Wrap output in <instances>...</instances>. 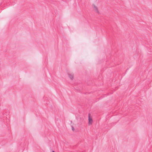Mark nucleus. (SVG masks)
I'll list each match as a JSON object with an SVG mask.
<instances>
[{
    "label": "nucleus",
    "mask_w": 152,
    "mask_h": 152,
    "mask_svg": "<svg viewBox=\"0 0 152 152\" xmlns=\"http://www.w3.org/2000/svg\"><path fill=\"white\" fill-rule=\"evenodd\" d=\"M93 7L94 10V11L96 12L97 13H99V11L98 10V8L96 6H95L94 5H93Z\"/></svg>",
    "instance_id": "1"
},
{
    "label": "nucleus",
    "mask_w": 152,
    "mask_h": 152,
    "mask_svg": "<svg viewBox=\"0 0 152 152\" xmlns=\"http://www.w3.org/2000/svg\"><path fill=\"white\" fill-rule=\"evenodd\" d=\"M68 75L69 78L71 80H72L73 78V75L71 74H68Z\"/></svg>",
    "instance_id": "2"
},
{
    "label": "nucleus",
    "mask_w": 152,
    "mask_h": 152,
    "mask_svg": "<svg viewBox=\"0 0 152 152\" xmlns=\"http://www.w3.org/2000/svg\"><path fill=\"white\" fill-rule=\"evenodd\" d=\"M89 124H91L92 123L93 120L92 118H90L89 117H88Z\"/></svg>",
    "instance_id": "3"
},
{
    "label": "nucleus",
    "mask_w": 152,
    "mask_h": 152,
    "mask_svg": "<svg viewBox=\"0 0 152 152\" xmlns=\"http://www.w3.org/2000/svg\"><path fill=\"white\" fill-rule=\"evenodd\" d=\"M72 130L73 131H74V130H75V129H74V127H73V126H72Z\"/></svg>",
    "instance_id": "4"
}]
</instances>
